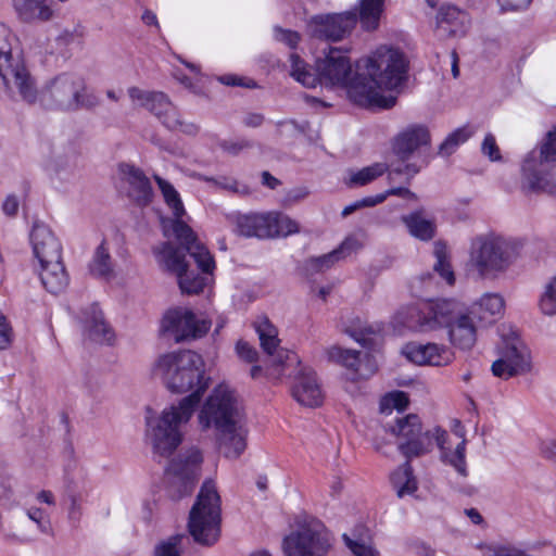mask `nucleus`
Returning a JSON list of instances; mask_svg holds the SVG:
<instances>
[{
  "label": "nucleus",
  "instance_id": "nucleus-1",
  "mask_svg": "<svg viewBox=\"0 0 556 556\" xmlns=\"http://www.w3.org/2000/svg\"><path fill=\"white\" fill-rule=\"evenodd\" d=\"M153 370L170 392L192 391L177 405L164 408L159 417H147V439L153 453L169 457L182 442L185 428L207 388L204 362L200 354L184 350L160 356Z\"/></svg>",
  "mask_w": 556,
  "mask_h": 556
},
{
  "label": "nucleus",
  "instance_id": "nucleus-2",
  "mask_svg": "<svg viewBox=\"0 0 556 556\" xmlns=\"http://www.w3.org/2000/svg\"><path fill=\"white\" fill-rule=\"evenodd\" d=\"M407 70L408 60L401 49L377 48L370 56L357 62V76L350 88L351 101L365 108H392L395 99L384 98L381 91L399 87L406 79Z\"/></svg>",
  "mask_w": 556,
  "mask_h": 556
},
{
  "label": "nucleus",
  "instance_id": "nucleus-3",
  "mask_svg": "<svg viewBox=\"0 0 556 556\" xmlns=\"http://www.w3.org/2000/svg\"><path fill=\"white\" fill-rule=\"evenodd\" d=\"M383 431L397 438V448L406 457V462L391 476L392 484L396 489L399 497H403L417 490V481L413 475L410 459L428 454L434 443L440 450H443L447 432L439 427L424 431L421 420L415 414L396 418L395 424L383 427Z\"/></svg>",
  "mask_w": 556,
  "mask_h": 556
},
{
  "label": "nucleus",
  "instance_id": "nucleus-4",
  "mask_svg": "<svg viewBox=\"0 0 556 556\" xmlns=\"http://www.w3.org/2000/svg\"><path fill=\"white\" fill-rule=\"evenodd\" d=\"M202 429L214 428L220 453L236 459L247 448V431L243 414L233 392L226 386H218L199 413Z\"/></svg>",
  "mask_w": 556,
  "mask_h": 556
},
{
  "label": "nucleus",
  "instance_id": "nucleus-5",
  "mask_svg": "<svg viewBox=\"0 0 556 556\" xmlns=\"http://www.w3.org/2000/svg\"><path fill=\"white\" fill-rule=\"evenodd\" d=\"M416 317L418 331L446 328L451 343L460 350H470L477 341L478 329L483 327L475 311L454 299L427 302L417 311Z\"/></svg>",
  "mask_w": 556,
  "mask_h": 556
},
{
  "label": "nucleus",
  "instance_id": "nucleus-6",
  "mask_svg": "<svg viewBox=\"0 0 556 556\" xmlns=\"http://www.w3.org/2000/svg\"><path fill=\"white\" fill-rule=\"evenodd\" d=\"M291 76L306 88H314L317 83L325 86H341L348 89L357 76V67L353 71L349 56L338 48H330L325 58L318 59L313 72L296 54L290 55Z\"/></svg>",
  "mask_w": 556,
  "mask_h": 556
},
{
  "label": "nucleus",
  "instance_id": "nucleus-7",
  "mask_svg": "<svg viewBox=\"0 0 556 556\" xmlns=\"http://www.w3.org/2000/svg\"><path fill=\"white\" fill-rule=\"evenodd\" d=\"M153 178L162 192L166 205L174 215L173 219L163 220L165 235L170 230L180 243V247L194 260L202 273L211 274L215 268V261L206 247L198 240L193 230L181 220L186 211L178 191L161 176L154 175Z\"/></svg>",
  "mask_w": 556,
  "mask_h": 556
},
{
  "label": "nucleus",
  "instance_id": "nucleus-8",
  "mask_svg": "<svg viewBox=\"0 0 556 556\" xmlns=\"http://www.w3.org/2000/svg\"><path fill=\"white\" fill-rule=\"evenodd\" d=\"M516 257L513 241L500 235L485 233L471 240L467 265L478 277L494 279L505 273Z\"/></svg>",
  "mask_w": 556,
  "mask_h": 556
},
{
  "label": "nucleus",
  "instance_id": "nucleus-9",
  "mask_svg": "<svg viewBox=\"0 0 556 556\" xmlns=\"http://www.w3.org/2000/svg\"><path fill=\"white\" fill-rule=\"evenodd\" d=\"M11 33L0 24V77L8 96L13 99L33 104L38 100L36 79L29 73L24 60L12 54Z\"/></svg>",
  "mask_w": 556,
  "mask_h": 556
},
{
  "label": "nucleus",
  "instance_id": "nucleus-10",
  "mask_svg": "<svg viewBox=\"0 0 556 556\" xmlns=\"http://www.w3.org/2000/svg\"><path fill=\"white\" fill-rule=\"evenodd\" d=\"M220 497L215 484L205 481L189 514V532L197 543L211 546L220 536Z\"/></svg>",
  "mask_w": 556,
  "mask_h": 556
},
{
  "label": "nucleus",
  "instance_id": "nucleus-11",
  "mask_svg": "<svg viewBox=\"0 0 556 556\" xmlns=\"http://www.w3.org/2000/svg\"><path fill=\"white\" fill-rule=\"evenodd\" d=\"M39 100L47 109L66 112L89 110L99 104L98 97L88 91L85 80L68 73L53 78L41 91Z\"/></svg>",
  "mask_w": 556,
  "mask_h": 556
},
{
  "label": "nucleus",
  "instance_id": "nucleus-12",
  "mask_svg": "<svg viewBox=\"0 0 556 556\" xmlns=\"http://www.w3.org/2000/svg\"><path fill=\"white\" fill-rule=\"evenodd\" d=\"M285 556H333V538L316 518H305L282 541Z\"/></svg>",
  "mask_w": 556,
  "mask_h": 556
},
{
  "label": "nucleus",
  "instance_id": "nucleus-13",
  "mask_svg": "<svg viewBox=\"0 0 556 556\" xmlns=\"http://www.w3.org/2000/svg\"><path fill=\"white\" fill-rule=\"evenodd\" d=\"M202 460V453L198 448H190L170 462L166 470V493L172 500L178 501L192 493Z\"/></svg>",
  "mask_w": 556,
  "mask_h": 556
},
{
  "label": "nucleus",
  "instance_id": "nucleus-14",
  "mask_svg": "<svg viewBox=\"0 0 556 556\" xmlns=\"http://www.w3.org/2000/svg\"><path fill=\"white\" fill-rule=\"evenodd\" d=\"M128 94L132 101H138L140 106L153 113L166 128L187 135L198 134L199 127L195 124L182 122L179 112L165 93L130 87Z\"/></svg>",
  "mask_w": 556,
  "mask_h": 556
},
{
  "label": "nucleus",
  "instance_id": "nucleus-15",
  "mask_svg": "<svg viewBox=\"0 0 556 556\" xmlns=\"http://www.w3.org/2000/svg\"><path fill=\"white\" fill-rule=\"evenodd\" d=\"M532 368L530 351L520 338L511 332L503 334L501 357L492 364L495 377L509 379L514 376L525 375Z\"/></svg>",
  "mask_w": 556,
  "mask_h": 556
},
{
  "label": "nucleus",
  "instance_id": "nucleus-16",
  "mask_svg": "<svg viewBox=\"0 0 556 556\" xmlns=\"http://www.w3.org/2000/svg\"><path fill=\"white\" fill-rule=\"evenodd\" d=\"M210 327V320L197 316L186 307L168 309L161 323L162 333L172 337L176 342L201 338Z\"/></svg>",
  "mask_w": 556,
  "mask_h": 556
},
{
  "label": "nucleus",
  "instance_id": "nucleus-17",
  "mask_svg": "<svg viewBox=\"0 0 556 556\" xmlns=\"http://www.w3.org/2000/svg\"><path fill=\"white\" fill-rule=\"evenodd\" d=\"M182 247L176 248L172 243L166 242L160 249H155L159 262L164 267L177 275L179 288L184 293L198 294L206 285V278L188 269Z\"/></svg>",
  "mask_w": 556,
  "mask_h": 556
},
{
  "label": "nucleus",
  "instance_id": "nucleus-18",
  "mask_svg": "<svg viewBox=\"0 0 556 556\" xmlns=\"http://www.w3.org/2000/svg\"><path fill=\"white\" fill-rule=\"evenodd\" d=\"M357 24L354 11L317 14L309 18L307 29L313 38L340 41L352 34Z\"/></svg>",
  "mask_w": 556,
  "mask_h": 556
},
{
  "label": "nucleus",
  "instance_id": "nucleus-19",
  "mask_svg": "<svg viewBox=\"0 0 556 556\" xmlns=\"http://www.w3.org/2000/svg\"><path fill=\"white\" fill-rule=\"evenodd\" d=\"M255 329L261 341V346L269 356H271L273 366L276 370L273 375L279 377L285 374L286 367L293 363H298V356L295 353L282 349L277 350L279 344L277 330L268 319L258 321Z\"/></svg>",
  "mask_w": 556,
  "mask_h": 556
},
{
  "label": "nucleus",
  "instance_id": "nucleus-20",
  "mask_svg": "<svg viewBox=\"0 0 556 556\" xmlns=\"http://www.w3.org/2000/svg\"><path fill=\"white\" fill-rule=\"evenodd\" d=\"M435 20V34L440 39L465 36L470 26L468 13L450 4L440 8Z\"/></svg>",
  "mask_w": 556,
  "mask_h": 556
},
{
  "label": "nucleus",
  "instance_id": "nucleus-21",
  "mask_svg": "<svg viewBox=\"0 0 556 556\" xmlns=\"http://www.w3.org/2000/svg\"><path fill=\"white\" fill-rule=\"evenodd\" d=\"M403 353L417 365L444 366L453 359L451 350L437 343L409 342L404 346Z\"/></svg>",
  "mask_w": 556,
  "mask_h": 556
},
{
  "label": "nucleus",
  "instance_id": "nucleus-22",
  "mask_svg": "<svg viewBox=\"0 0 556 556\" xmlns=\"http://www.w3.org/2000/svg\"><path fill=\"white\" fill-rule=\"evenodd\" d=\"M292 396L303 406L317 407L324 401V393L316 374L311 368H303L295 377Z\"/></svg>",
  "mask_w": 556,
  "mask_h": 556
},
{
  "label": "nucleus",
  "instance_id": "nucleus-23",
  "mask_svg": "<svg viewBox=\"0 0 556 556\" xmlns=\"http://www.w3.org/2000/svg\"><path fill=\"white\" fill-rule=\"evenodd\" d=\"M35 256L40 264L62 258V248L51 229L45 224H35L30 232Z\"/></svg>",
  "mask_w": 556,
  "mask_h": 556
},
{
  "label": "nucleus",
  "instance_id": "nucleus-24",
  "mask_svg": "<svg viewBox=\"0 0 556 556\" xmlns=\"http://www.w3.org/2000/svg\"><path fill=\"white\" fill-rule=\"evenodd\" d=\"M430 143V134L422 125H409L394 139L393 151L403 161L409 159L421 147Z\"/></svg>",
  "mask_w": 556,
  "mask_h": 556
},
{
  "label": "nucleus",
  "instance_id": "nucleus-25",
  "mask_svg": "<svg viewBox=\"0 0 556 556\" xmlns=\"http://www.w3.org/2000/svg\"><path fill=\"white\" fill-rule=\"evenodd\" d=\"M269 213H238L232 216L235 232L245 238H270Z\"/></svg>",
  "mask_w": 556,
  "mask_h": 556
},
{
  "label": "nucleus",
  "instance_id": "nucleus-26",
  "mask_svg": "<svg viewBox=\"0 0 556 556\" xmlns=\"http://www.w3.org/2000/svg\"><path fill=\"white\" fill-rule=\"evenodd\" d=\"M326 355L329 362L336 363L351 370L354 378H368L376 370V367L369 365V363L364 365L361 358V353L355 350L332 345L326 350Z\"/></svg>",
  "mask_w": 556,
  "mask_h": 556
},
{
  "label": "nucleus",
  "instance_id": "nucleus-27",
  "mask_svg": "<svg viewBox=\"0 0 556 556\" xmlns=\"http://www.w3.org/2000/svg\"><path fill=\"white\" fill-rule=\"evenodd\" d=\"M358 247L359 243L356 239L346 238L339 248L334 249L330 253L306 260L303 265V269L308 276L323 273L329 269L336 262L346 257L353 251L357 250Z\"/></svg>",
  "mask_w": 556,
  "mask_h": 556
},
{
  "label": "nucleus",
  "instance_id": "nucleus-28",
  "mask_svg": "<svg viewBox=\"0 0 556 556\" xmlns=\"http://www.w3.org/2000/svg\"><path fill=\"white\" fill-rule=\"evenodd\" d=\"M121 173L130 186L129 195L140 205H148L153 197L152 186L144 173L129 164L119 166Z\"/></svg>",
  "mask_w": 556,
  "mask_h": 556
},
{
  "label": "nucleus",
  "instance_id": "nucleus-29",
  "mask_svg": "<svg viewBox=\"0 0 556 556\" xmlns=\"http://www.w3.org/2000/svg\"><path fill=\"white\" fill-rule=\"evenodd\" d=\"M351 11L356 12L357 23L364 31L374 33L384 18L386 0H358Z\"/></svg>",
  "mask_w": 556,
  "mask_h": 556
},
{
  "label": "nucleus",
  "instance_id": "nucleus-30",
  "mask_svg": "<svg viewBox=\"0 0 556 556\" xmlns=\"http://www.w3.org/2000/svg\"><path fill=\"white\" fill-rule=\"evenodd\" d=\"M522 173L531 191L556 194V180L538 168V159L534 152L525 160Z\"/></svg>",
  "mask_w": 556,
  "mask_h": 556
},
{
  "label": "nucleus",
  "instance_id": "nucleus-31",
  "mask_svg": "<svg viewBox=\"0 0 556 556\" xmlns=\"http://www.w3.org/2000/svg\"><path fill=\"white\" fill-rule=\"evenodd\" d=\"M40 280L51 293L63 291L68 285V276L61 260L40 264Z\"/></svg>",
  "mask_w": 556,
  "mask_h": 556
},
{
  "label": "nucleus",
  "instance_id": "nucleus-32",
  "mask_svg": "<svg viewBox=\"0 0 556 556\" xmlns=\"http://www.w3.org/2000/svg\"><path fill=\"white\" fill-rule=\"evenodd\" d=\"M504 299L498 293H485L481 299L475 303L470 311L477 313V319L484 327L492 324L496 317L502 316L504 312Z\"/></svg>",
  "mask_w": 556,
  "mask_h": 556
},
{
  "label": "nucleus",
  "instance_id": "nucleus-33",
  "mask_svg": "<svg viewBox=\"0 0 556 556\" xmlns=\"http://www.w3.org/2000/svg\"><path fill=\"white\" fill-rule=\"evenodd\" d=\"M85 331L87 337L101 344H112L115 334L113 329L105 323L103 314L96 306L91 307V313L86 317Z\"/></svg>",
  "mask_w": 556,
  "mask_h": 556
},
{
  "label": "nucleus",
  "instance_id": "nucleus-34",
  "mask_svg": "<svg viewBox=\"0 0 556 556\" xmlns=\"http://www.w3.org/2000/svg\"><path fill=\"white\" fill-rule=\"evenodd\" d=\"M409 233L420 240H431L435 235V224L432 219L424 217L421 211H417L402 217Z\"/></svg>",
  "mask_w": 556,
  "mask_h": 556
},
{
  "label": "nucleus",
  "instance_id": "nucleus-35",
  "mask_svg": "<svg viewBox=\"0 0 556 556\" xmlns=\"http://www.w3.org/2000/svg\"><path fill=\"white\" fill-rule=\"evenodd\" d=\"M387 169L388 167L386 164L375 163L359 170H350L344 182L351 188L363 187L382 176Z\"/></svg>",
  "mask_w": 556,
  "mask_h": 556
},
{
  "label": "nucleus",
  "instance_id": "nucleus-36",
  "mask_svg": "<svg viewBox=\"0 0 556 556\" xmlns=\"http://www.w3.org/2000/svg\"><path fill=\"white\" fill-rule=\"evenodd\" d=\"M270 238L287 237L300 231L296 220L281 213H269Z\"/></svg>",
  "mask_w": 556,
  "mask_h": 556
},
{
  "label": "nucleus",
  "instance_id": "nucleus-37",
  "mask_svg": "<svg viewBox=\"0 0 556 556\" xmlns=\"http://www.w3.org/2000/svg\"><path fill=\"white\" fill-rule=\"evenodd\" d=\"M433 254L435 257V263L433 265L434 271L438 273L447 282V285H454L455 275L447 260V249L445 243L437 241L434 243Z\"/></svg>",
  "mask_w": 556,
  "mask_h": 556
},
{
  "label": "nucleus",
  "instance_id": "nucleus-38",
  "mask_svg": "<svg viewBox=\"0 0 556 556\" xmlns=\"http://www.w3.org/2000/svg\"><path fill=\"white\" fill-rule=\"evenodd\" d=\"M460 438H464V432H457ZM445 442L443 443V445ZM442 459L453 466L455 470L463 477L467 476V466H466V440L463 439L460 443L457 444L454 452H447L443 446L441 450Z\"/></svg>",
  "mask_w": 556,
  "mask_h": 556
},
{
  "label": "nucleus",
  "instance_id": "nucleus-39",
  "mask_svg": "<svg viewBox=\"0 0 556 556\" xmlns=\"http://www.w3.org/2000/svg\"><path fill=\"white\" fill-rule=\"evenodd\" d=\"M89 270L91 275L98 277H106L112 273V261L109 249L104 242L96 249L93 257L89 264Z\"/></svg>",
  "mask_w": 556,
  "mask_h": 556
},
{
  "label": "nucleus",
  "instance_id": "nucleus-40",
  "mask_svg": "<svg viewBox=\"0 0 556 556\" xmlns=\"http://www.w3.org/2000/svg\"><path fill=\"white\" fill-rule=\"evenodd\" d=\"M354 536L355 538H351L348 534H343L342 536L346 547L354 556H381L380 552L371 543L369 536Z\"/></svg>",
  "mask_w": 556,
  "mask_h": 556
},
{
  "label": "nucleus",
  "instance_id": "nucleus-41",
  "mask_svg": "<svg viewBox=\"0 0 556 556\" xmlns=\"http://www.w3.org/2000/svg\"><path fill=\"white\" fill-rule=\"evenodd\" d=\"M472 135V131L468 127H460L450 134L446 139L439 147V154L448 156L456 148L467 141Z\"/></svg>",
  "mask_w": 556,
  "mask_h": 556
},
{
  "label": "nucleus",
  "instance_id": "nucleus-42",
  "mask_svg": "<svg viewBox=\"0 0 556 556\" xmlns=\"http://www.w3.org/2000/svg\"><path fill=\"white\" fill-rule=\"evenodd\" d=\"M539 305L544 315L556 314V276L546 285Z\"/></svg>",
  "mask_w": 556,
  "mask_h": 556
},
{
  "label": "nucleus",
  "instance_id": "nucleus-43",
  "mask_svg": "<svg viewBox=\"0 0 556 556\" xmlns=\"http://www.w3.org/2000/svg\"><path fill=\"white\" fill-rule=\"evenodd\" d=\"M184 540H188L184 534L168 538L155 547L154 556H180V546Z\"/></svg>",
  "mask_w": 556,
  "mask_h": 556
},
{
  "label": "nucleus",
  "instance_id": "nucleus-44",
  "mask_svg": "<svg viewBox=\"0 0 556 556\" xmlns=\"http://www.w3.org/2000/svg\"><path fill=\"white\" fill-rule=\"evenodd\" d=\"M540 165L545 163H556V129L547 134L545 142L540 151Z\"/></svg>",
  "mask_w": 556,
  "mask_h": 556
},
{
  "label": "nucleus",
  "instance_id": "nucleus-45",
  "mask_svg": "<svg viewBox=\"0 0 556 556\" xmlns=\"http://www.w3.org/2000/svg\"><path fill=\"white\" fill-rule=\"evenodd\" d=\"M76 156H77V151H76L75 147L70 148V151L66 154L64 161L62 159V154L60 153V151L54 149L53 153H52V161H51L52 169L55 173H60L63 169L70 168L74 164Z\"/></svg>",
  "mask_w": 556,
  "mask_h": 556
},
{
  "label": "nucleus",
  "instance_id": "nucleus-46",
  "mask_svg": "<svg viewBox=\"0 0 556 556\" xmlns=\"http://www.w3.org/2000/svg\"><path fill=\"white\" fill-rule=\"evenodd\" d=\"M409 400L405 392L395 391L386 395L381 402L384 407L395 408L399 412L404 410L408 406Z\"/></svg>",
  "mask_w": 556,
  "mask_h": 556
},
{
  "label": "nucleus",
  "instance_id": "nucleus-47",
  "mask_svg": "<svg viewBox=\"0 0 556 556\" xmlns=\"http://www.w3.org/2000/svg\"><path fill=\"white\" fill-rule=\"evenodd\" d=\"M274 37L277 41L283 42L290 48H295L300 41V35L296 31L280 27L274 28Z\"/></svg>",
  "mask_w": 556,
  "mask_h": 556
},
{
  "label": "nucleus",
  "instance_id": "nucleus-48",
  "mask_svg": "<svg viewBox=\"0 0 556 556\" xmlns=\"http://www.w3.org/2000/svg\"><path fill=\"white\" fill-rule=\"evenodd\" d=\"M13 341V332L10 324L5 316L0 314V351H4L10 348Z\"/></svg>",
  "mask_w": 556,
  "mask_h": 556
},
{
  "label": "nucleus",
  "instance_id": "nucleus-49",
  "mask_svg": "<svg viewBox=\"0 0 556 556\" xmlns=\"http://www.w3.org/2000/svg\"><path fill=\"white\" fill-rule=\"evenodd\" d=\"M200 179L206 182L214 184L216 187L237 192L238 191V184L237 181L231 177L220 176L217 178L208 177V176H200Z\"/></svg>",
  "mask_w": 556,
  "mask_h": 556
},
{
  "label": "nucleus",
  "instance_id": "nucleus-50",
  "mask_svg": "<svg viewBox=\"0 0 556 556\" xmlns=\"http://www.w3.org/2000/svg\"><path fill=\"white\" fill-rule=\"evenodd\" d=\"M219 147L227 153L231 155L239 154L242 150L249 149L252 147V143L248 140H224L219 143Z\"/></svg>",
  "mask_w": 556,
  "mask_h": 556
},
{
  "label": "nucleus",
  "instance_id": "nucleus-51",
  "mask_svg": "<svg viewBox=\"0 0 556 556\" xmlns=\"http://www.w3.org/2000/svg\"><path fill=\"white\" fill-rule=\"evenodd\" d=\"M482 152L485 155H488L492 161H497L501 159L500 151L493 135L489 134L485 136L482 142Z\"/></svg>",
  "mask_w": 556,
  "mask_h": 556
},
{
  "label": "nucleus",
  "instance_id": "nucleus-52",
  "mask_svg": "<svg viewBox=\"0 0 556 556\" xmlns=\"http://www.w3.org/2000/svg\"><path fill=\"white\" fill-rule=\"evenodd\" d=\"M27 516L30 520L37 523L39 530L43 533H48L49 523L43 521V511L40 508L31 507L27 510Z\"/></svg>",
  "mask_w": 556,
  "mask_h": 556
},
{
  "label": "nucleus",
  "instance_id": "nucleus-53",
  "mask_svg": "<svg viewBox=\"0 0 556 556\" xmlns=\"http://www.w3.org/2000/svg\"><path fill=\"white\" fill-rule=\"evenodd\" d=\"M237 352L239 356L249 363L255 362L257 358V352L244 341L237 343Z\"/></svg>",
  "mask_w": 556,
  "mask_h": 556
},
{
  "label": "nucleus",
  "instance_id": "nucleus-54",
  "mask_svg": "<svg viewBox=\"0 0 556 556\" xmlns=\"http://www.w3.org/2000/svg\"><path fill=\"white\" fill-rule=\"evenodd\" d=\"M542 455L556 462V437L543 440L540 444Z\"/></svg>",
  "mask_w": 556,
  "mask_h": 556
},
{
  "label": "nucleus",
  "instance_id": "nucleus-55",
  "mask_svg": "<svg viewBox=\"0 0 556 556\" xmlns=\"http://www.w3.org/2000/svg\"><path fill=\"white\" fill-rule=\"evenodd\" d=\"M408 546L416 556H434L435 554L431 546L421 541H413Z\"/></svg>",
  "mask_w": 556,
  "mask_h": 556
},
{
  "label": "nucleus",
  "instance_id": "nucleus-56",
  "mask_svg": "<svg viewBox=\"0 0 556 556\" xmlns=\"http://www.w3.org/2000/svg\"><path fill=\"white\" fill-rule=\"evenodd\" d=\"M504 11H519L527 9L532 0H497Z\"/></svg>",
  "mask_w": 556,
  "mask_h": 556
},
{
  "label": "nucleus",
  "instance_id": "nucleus-57",
  "mask_svg": "<svg viewBox=\"0 0 556 556\" xmlns=\"http://www.w3.org/2000/svg\"><path fill=\"white\" fill-rule=\"evenodd\" d=\"M18 200L14 194H10L7 197L2 204L3 213L8 216H15L18 211Z\"/></svg>",
  "mask_w": 556,
  "mask_h": 556
},
{
  "label": "nucleus",
  "instance_id": "nucleus-58",
  "mask_svg": "<svg viewBox=\"0 0 556 556\" xmlns=\"http://www.w3.org/2000/svg\"><path fill=\"white\" fill-rule=\"evenodd\" d=\"M265 121V117L261 113H248L244 117L242 123L247 127L256 128L260 127Z\"/></svg>",
  "mask_w": 556,
  "mask_h": 556
},
{
  "label": "nucleus",
  "instance_id": "nucleus-59",
  "mask_svg": "<svg viewBox=\"0 0 556 556\" xmlns=\"http://www.w3.org/2000/svg\"><path fill=\"white\" fill-rule=\"evenodd\" d=\"M418 172H419V167L416 166L415 164H405V165H401V166L393 168L392 172L389 174V176L391 178L392 175H394V174H396V175L405 174L408 176V178H412Z\"/></svg>",
  "mask_w": 556,
  "mask_h": 556
},
{
  "label": "nucleus",
  "instance_id": "nucleus-60",
  "mask_svg": "<svg viewBox=\"0 0 556 556\" xmlns=\"http://www.w3.org/2000/svg\"><path fill=\"white\" fill-rule=\"evenodd\" d=\"M382 194H387V198L389 195H397V197H401V198L407 199V200H417V195L414 192H412L409 189L404 188V187L391 188V189L387 190L386 192H383Z\"/></svg>",
  "mask_w": 556,
  "mask_h": 556
},
{
  "label": "nucleus",
  "instance_id": "nucleus-61",
  "mask_svg": "<svg viewBox=\"0 0 556 556\" xmlns=\"http://www.w3.org/2000/svg\"><path fill=\"white\" fill-rule=\"evenodd\" d=\"M372 328H359L358 330H350L346 329V333L352 337L355 341L359 342L362 345L367 344V339L365 337L366 333H374Z\"/></svg>",
  "mask_w": 556,
  "mask_h": 556
},
{
  "label": "nucleus",
  "instance_id": "nucleus-62",
  "mask_svg": "<svg viewBox=\"0 0 556 556\" xmlns=\"http://www.w3.org/2000/svg\"><path fill=\"white\" fill-rule=\"evenodd\" d=\"M218 80L227 86H244V87H252L254 86V83L252 84H245L243 83V79L241 77H238L236 75H223L218 77Z\"/></svg>",
  "mask_w": 556,
  "mask_h": 556
},
{
  "label": "nucleus",
  "instance_id": "nucleus-63",
  "mask_svg": "<svg viewBox=\"0 0 556 556\" xmlns=\"http://www.w3.org/2000/svg\"><path fill=\"white\" fill-rule=\"evenodd\" d=\"M386 199H387V194L380 193V194H377L375 197L363 198L361 200H357V202L359 204V208H363V207H371V206H375L377 204H380Z\"/></svg>",
  "mask_w": 556,
  "mask_h": 556
},
{
  "label": "nucleus",
  "instance_id": "nucleus-64",
  "mask_svg": "<svg viewBox=\"0 0 556 556\" xmlns=\"http://www.w3.org/2000/svg\"><path fill=\"white\" fill-rule=\"evenodd\" d=\"M262 182L269 189H276L280 185V181L268 172L262 173Z\"/></svg>",
  "mask_w": 556,
  "mask_h": 556
}]
</instances>
